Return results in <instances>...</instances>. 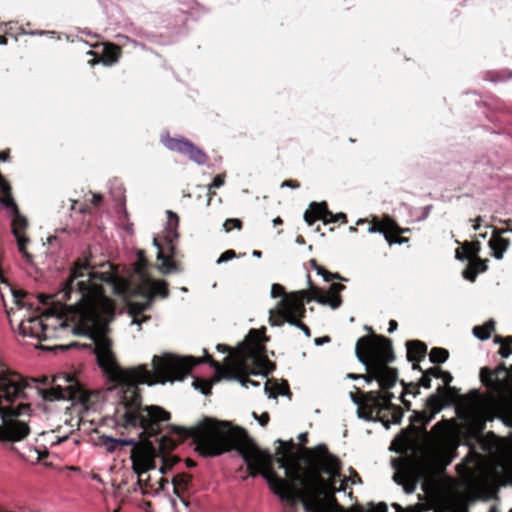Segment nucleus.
Segmentation results:
<instances>
[{
    "mask_svg": "<svg viewBox=\"0 0 512 512\" xmlns=\"http://www.w3.org/2000/svg\"><path fill=\"white\" fill-rule=\"evenodd\" d=\"M99 268L100 270H96L87 259L75 262L57 297L61 301H67L72 294L76 295L74 308L77 324L72 331L75 335L87 336L93 341L99 367L110 382L123 389L120 406L116 411V424L124 428L141 429L140 435L156 436L161 425L170 419V413L159 406L142 407L138 385L151 386L155 383L182 380L193 367L202 363H209L219 377L224 376V368L205 349L203 358L170 354L154 356L153 372L145 365L129 369L120 367L112 352L111 340L106 335L108 325L114 317V304L101 286V283L109 284L115 292L120 293V277L110 262L102 263Z\"/></svg>",
    "mask_w": 512,
    "mask_h": 512,
    "instance_id": "obj_1",
    "label": "nucleus"
},
{
    "mask_svg": "<svg viewBox=\"0 0 512 512\" xmlns=\"http://www.w3.org/2000/svg\"><path fill=\"white\" fill-rule=\"evenodd\" d=\"M226 452L236 451L244 460L250 476L262 475L271 491L291 506L301 502L307 512H325L327 504H335L334 483L326 480L322 473L336 478L342 470L340 459L330 453L325 444L303 449V468L295 459L296 444L292 439L282 441L276 450L277 463L285 469L287 478L280 477L272 467L273 457L261 450L246 429L226 420Z\"/></svg>",
    "mask_w": 512,
    "mask_h": 512,
    "instance_id": "obj_2",
    "label": "nucleus"
},
{
    "mask_svg": "<svg viewBox=\"0 0 512 512\" xmlns=\"http://www.w3.org/2000/svg\"><path fill=\"white\" fill-rule=\"evenodd\" d=\"M266 328H252L244 340L236 347L226 345V381L235 380L242 386H259L260 383L250 379L251 375L267 377L276 369L275 362L267 356Z\"/></svg>",
    "mask_w": 512,
    "mask_h": 512,
    "instance_id": "obj_3",
    "label": "nucleus"
},
{
    "mask_svg": "<svg viewBox=\"0 0 512 512\" xmlns=\"http://www.w3.org/2000/svg\"><path fill=\"white\" fill-rule=\"evenodd\" d=\"M452 420L442 419L437 422L431 429L441 447L435 449H427L414 458L403 460L394 474V480L402 485L404 491L408 494L413 493L417 484L425 480L434 470H443L452 461V450L455 445L445 446L448 444L452 430Z\"/></svg>",
    "mask_w": 512,
    "mask_h": 512,
    "instance_id": "obj_4",
    "label": "nucleus"
},
{
    "mask_svg": "<svg viewBox=\"0 0 512 512\" xmlns=\"http://www.w3.org/2000/svg\"><path fill=\"white\" fill-rule=\"evenodd\" d=\"M355 354L360 363L365 366V374H348V378L363 379L367 383L377 381L381 389L395 386L398 381V371L389 366L395 360L392 341L375 333L360 337L355 345Z\"/></svg>",
    "mask_w": 512,
    "mask_h": 512,
    "instance_id": "obj_5",
    "label": "nucleus"
},
{
    "mask_svg": "<svg viewBox=\"0 0 512 512\" xmlns=\"http://www.w3.org/2000/svg\"><path fill=\"white\" fill-rule=\"evenodd\" d=\"M479 378L498 417L506 425L512 426V365L507 367L505 363H500L495 368L482 367Z\"/></svg>",
    "mask_w": 512,
    "mask_h": 512,
    "instance_id": "obj_6",
    "label": "nucleus"
},
{
    "mask_svg": "<svg viewBox=\"0 0 512 512\" xmlns=\"http://www.w3.org/2000/svg\"><path fill=\"white\" fill-rule=\"evenodd\" d=\"M173 430L181 440L190 438L201 456L213 457L224 453L223 421L204 417L194 426H175Z\"/></svg>",
    "mask_w": 512,
    "mask_h": 512,
    "instance_id": "obj_7",
    "label": "nucleus"
},
{
    "mask_svg": "<svg viewBox=\"0 0 512 512\" xmlns=\"http://www.w3.org/2000/svg\"><path fill=\"white\" fill-rule=\"evenodd\" d=\"M345 285L341 283H333L326 292L322 288L316 286L310 279L308 274V289L288 293L285 298L279 302V310L282 312H297L300 317H305V303L316 301L319 304L330 306L337 309L342 304L341 292L345 290Z\"/></svg>",
    "mask_w": 512,
    "mask_h": 512,
    "instance_id": "obj_8",
    "label": "nucleus"
},
{
    "mask_svg": "<svg viewBox=\"0 0 512 512\" xmlns=\"http://www.w3.org/2000/svg\"><path fill=\"white\" fill-rule=\"evenodd\" d=\"M68 324L61 320L52 317H45L44 319L38 316L23 315L18 330L19 334L24 337H31L38 340H48L56 337V330H65Z\"/></svg>",
    "mask_w": 512,
    "mask_h": 512,
    "instance_id": "obj_9",
    "label": "nucleus"
},
{
    "mask_svg": "<svg viewBox=\"0 0 512 512\" xmlns=\"http://www.w3.org/2000/svg\"><path fill=\"white\" fill-rule=\"evenodd\" d=\"M359 225H367L368 233H381L384 235L389 245L404 244L409 241L407 237L402 236L408 232V228H401L398 223L389 215L382 217L374 216L371 220L359 219L356 223Z\"/></svg>",
    "mask_w": 512,
    "mask_h": 512,
    "instance_id": "obj_10",
    "label": "nucleus"
},
{
    "mask_svg": "<svg viewBox=\"0 0 512 512\" xmlns=\"http://www.w3.org/2000/svg\"><path fill=\"white\" fill-rule=\"evenodd\" d=\"M163 143L170 151L185 155L198 165H204L208 160L206 153L201 148L184 137L167 136L163 139Z\"/></svg>",
    "mask_w": 512,
    "mask_h": 512,
    "instance_id": "obj_11",
    "label": "nucleus"
},
{
    "mask_svg": "<svg viewBox=\"0 0 512 512\" xmlns=\"http://www.w3.org/2000/svg\"><path fill=\"white\" fill-rule=\"evenodd\" d=\"M381 397L378 396V392L370 391L365 393L364 401L358 403L357 415L359 418L366 421L375 419L374 414L377 415L381 412Z\"/></svg>",
    "mask_w": 512,
    "mask_h": 512,
    "instance_id": "obj_12",
    "label": "nucleus"
},
{
    "mask_svg": "<svg viewBox=\"0 0 512 512\" xmlns=\"http://www.w3.org/2000/svg\"><path fill=\"white\" fill-rule=\"evenodd\" d=\"M28 225L27 219L20 215V213L13 214L12 219V233L17 241L19 252L26 258L28 262L32 260L31 254L26 250V245L29 239L24 235V231Z\"/></svg>",
    "mask_w": 512,
    "mask_h": 512,
    "instance_id": "obj_13",
    "label": "nucleus"
},
{
    "mask_svg": "<svg viewBox=\"0 0 512 512\" xmlns=\"http://www.w3.org/2000/svg\"><path fill=\"white\" fill-rule=\"evenodd\" d=\"M304 317H300L297 312H282L278 311L277 315L274 316L272 313L269 317V322L272 326H280L284 322H287L299 329H301L307 337H311L310 328L302 322Z\"/></svg>",
    "mask_w": 512,
    "mask_h": 512,
    "instance_id": "obj_14",
    "label": "nucleus"
},
{
    "mask_svg": "<svg viewBox=\"0 0 512 512\" xmlns=\"http://www.w3.org/2000/svg\"><path fill=\"white\" fill-rule=\"evenodd\" d=\"M167 223L164 232V240L168 246V249L173 256L175 254V245L174 241L178 239V225H179V217L176 213L171 210H167Z\"/></svg>",
    "mask_w": 512,
    "mask_h": 512,
    "instance_id": "obj_15",
    "label": "nucleus"
},
{
    "mask_svg": "<svg viewBox=\"0 0 512 512\" xmlns=\"http://www.w3.org/2000/svg\"><path fill=\"white\" fill-rule=\"evenodd\" d=\"M167 223L164 232V240L168 246V249L173 256L175 254V245L174 241L178 239V225H179V217L176 213L171 210H167Z\"/></svg>",
    "mask_w": 512,
    "mask_h": 512,
    "instance_id": "obj_16",
    "label": "nucleus"
},
{
    "mask_svg": "<svg viewBox=\"0 0 512 512\" xmlns=\"http://www.w3.org/2000/svg\"><path fill=\"white\" fill-rule=\"evenodd\" d=\"M184 5L187 9L179 8L180 14L175 15V20L167 24L168 28L176 29L184 25L188 20L187 14L194 16L195 14L200 15V12H204V8L196 2H190Z\"/></svg>",
    "mask_w": 512,
    "mask_h": 512,
    "instance_id": "obj_17",
    "label": "nucleus"
},
{
    "mask_svg": "<svg viewBox=\"0 0 512 512\" xmlns=\"http://www.w3.org/2000/svg\"><path fill=\"white\" fill-rule=\"evenodd\" d=\"M502 231H494L489 240V247L492 250V256L497 260H501L504 253L510 246V240L501 236Z\"/></svg>",
    "mask_w": 512,
    "mask_h": 512,
    "instance_id": "obj_18",
    "label": "nucleus"
},
{
    "mask_svg": "<svg viewBox=\"0 0 512 512\" xmlns=\"http://www.w3.org/2000/svg\"><path fill=\"white\" fill-rule=\"evenodd\" d=\"M265 393L269 398H277L279 395L291 397L289 384L286 380H282L281 383L275 378L268 379L264 386Z\"/></svg>",
    "mask_w": 512,
    "mask_h": 512,
    "instance_id": "obj_19",
    "label": "nucleus"
},
{
    "mask_svg": "<svg viewBox=\"0 0 512 512\" xmlns=\"http://www.w3.org/2000/svg\"><path fill=\"white\" fill-rule=\"evenodd\" d=\"M39 393L45 401L66 400L72 397V388L71 386L61 387L56 385L47 389H41Z\"/></svg>",
    "mask_w": 512,
    "mask_h": 512,
    "instance_id": "obj_20",
    "label": "nucleus"
},
{
    "mask_svg": "<svg viewBox=\"0 0 512 512\" xmlns=\"http://www.w3.org/2000/svg\"><path fill=\"white\" fill-rule=\"evenodd\" d=\"M406 347L409 362H421L427 354V345L420 340H409Z\"/></svg>",
    "mask_w": 512,
    "mask_h": 512,
    "instance_id": "obj_21",
    "label": "nucleus"
},
{
    "mask_svg": "<svg viewBox=\"0 0 512 512\" xmlns=\"http://www.w3.org/2000/svg\"><path fill=\"white\" fill-rule=\"evenodd\" d=\"M191 482L190 476L185 474H178L173 477L172 485L174 492L177 494V496L180 498L181 502L188 506L189 502L184 496V492L188 489L189 484Z\"/></svg>",
    "mask_w": 512,
    "mask_h": 512,
    "instance_id": "obj_22",
    "label": "nucleus"
},
{
    "mask_svg": "<svg viewBox=\"0 0 512 512\" xmlns=\"http://www.w3.org/2000/svg\"><path fill=\"white\" fill-rule=\"evenodd\" d=\"M480 250L481 244L479 241H465L461 249L456 250V257L460 260L472 259L474 257H478Z\"/></svg>",
    "mask_w": 512,
    "mask_h": 512,
    "instance_id": "obj_23",
    "label": "nucleus"
},
{
    "mask_svg": "<svg viewBox=\"0 0 512 512\" xmlns=\"http://www.w3.org/2000/svg\"><path fill=\"white\" fill-rule=\"evenodd\" d=\"M142 278L150 296H161L163 298L168 296V287L165 282Z\"/></svg>",
    "mask_w": 512,
    "mask_h": 512,
    "instance_id": "obj_24",
    "label": "nucleus"
},
{
    "mask_svg": "<svg viewBox=\"0 0 512 512\" xmlns=\"http://www.w3.org/2000/svg\"><path fill=\"white\" fill-rule=\"evenodd\" d=\"M326 202H312L309 208L304 213V220L308 225H313L317 220H321L324 210L321 207H325Z\"/></svg>",
    "mask_w": 512,
    "mask_h": 512,
    "instance_id": "obj_25",
    "label": "nucleus"
},
{
    "mask_svg": "<svg viewBox=\"0 0 512 512\" xmlns=\"http://www.w3.org/2000/svg\"><path fill=\"white\" fill-rule=\"evenodd\" d=\"M153 243L158 248L157 258H158V260L161 261V265L159 266V269L161 270V272L167 274V273H171L173 271H177L176 264L174 262H172L168 256L164 255L161 245L157 238L153 239Z\"/></svg>",
    "mask_w": 512,
    "mask_h": 512,
    "instance_id": "obj_26",
    "label": "nucleus"
},
{
    "mask_svg": "<svg viewBox=\"0 0 512 512\" xmlns=\"http://www.w3.org/2000/svg\"><path fill=\"white\" fill-rule=\"evenodd\" d=\"M431 381H432L431 377H429L424 372H422V376L418 382L406 383L402 380L401 384L405 388V392H410L408 389L409 387L415 388V392H413V396L416 397L420 394V390H419L420 387L427 388V389L431 387Z\"/></svg>",
    "mask_w": 512,
    "mask_h": 512,
    "instance_id": "obj_27",
    "label": "nucleus"
},
{
    "mask_svg": "<svg viewBox=\"0 0 512 512\" xmlns=\"http://www.w3.org/2000/svg\"><path fill=\"white\" fill-rule=\"evenodd\" d=\"M223 176L222 175H217L213 181V183L209 186V189H208V201H207V204L208 206H211L213 207L214 205H220L222 200H221V197L220 196H217V194L215 193V191H213V188H218L220 187L222 184H223Z\"/></svg>",
    "mask_w": 512,
    "mask_h": 512,
    "instance_id": "obj_28",
    "label": "nucleus"
},
{
    "mask_svg": "<svg viewBox=\"0 0 512 512\" xmlns=\"http://www.w3.org/2000/svg\"><path fill=\"white\" fill-rule=\"evenodd\" d=\"M495 329V322L489 320L483 325L475 326L473 328V334L480 340H487L491 337L492 332Z\"/></svg>",
    "mask_w": 512,
    "mask_h": 512,
    "instance_id": "obj_29",
    "label": "nucleus"
},
{
    "mask_svg": "<svg viewBox=\"0 0 512 512\" xmlns=\"http://www.w3.org/2000/svg\"><path fill=\"white\" fill-rule=\"evenodd\" d=\"M458 394V391L455 387L452 386H439L437 388L436 393L433 395H438L439 400L444 401L448 405L453 402L454 397Z\"/></svg>",
    "mask_w": 512,
    "mask_h": 512,
    "instance_id": "obj_30",
    "label": "nucleus"
},
{
    "mask_svg": "<svg viewBox=\"0 0 512 512\" xmlns=\"http://www.w3.org/2000/svg\"><path fill=\"white\" fill-rule=\"evenodd\" d=\"M446 405L444 401L439 400L438 395H430L425 402V409L432 412V414H438Z\"/></svg>",
    "mask_w": 512,
    "mask_h": 512,
    "instance_id": "obj_31",
    "label": "nucleus"
},
{
    "mask_svg": "<svg viewBox=\"0 0 512 512\" xmlns=\"http://www.w3.org/2000/svg\"><path fill=\"white\" fill-rule=\"evenodd\" d=\"M449 351L442 347H433L429 353V359L434 364H441L448 360Z\"/></svg>",
    "mask_w": 512,
    "mask_h": 512,
    "instance_id": "obj_32",
    "label": "nucleus"
},
{
    "mask_svg": "<svg viewBox=\"0 0 512 512\" xmlns=\"http://www.w3.org/2000/svg\"><path fill=\"white\" fill-rule=\"evenodd\" d=\"M120 54V49L115 45H106L103 51V62L111 65L117 62Z\"/></svg>",
    "mask_w": 512,
    "mask_h": 512,
    "instance_id": "obj_33",
    "label": "nucleus"
},
{
    "mask_svg": "<svg viewBox=\"0 0 512 512\" xmlns=\"http://www.w3.org/2000/svg\"><path fill=\"white\" fill-rule=\"evenodd\" d=\"M192 386L202 394L208 395L211 392L212 382L210 380L194 376Z\"/></svg>",
    "mask_w": 512,
    "mask_h": 512,
    "instance_id": "obj_34",
    "label": "nucleus"
},
{
    "mask_svg": "<svg viewBox=\"0 0 512 512\" xmlns=\"http://www.w3.org/2000/svg\"><path fill=\"white\" fill-rule=\"evenodd\" d=\"M391 388L383 389V393L378 392V396L381 397V405L380 409L382 410H389L391 407H394V404H392V399L394 398V394L390 392Z\"/></svg>",
    "mask_w": 512,
    "mask_h": 512,
    "instance_id": "obj_35",
    "label": "nucleus"
},
{
    "mask_svg": "<svg viewBox=\"0 0 512 512\" xmlns=\"http://www.w3.org/2000/svg\"><path fill=\"white\" fill-rule=\"evenodd\" d=\"M0 202L11 212L12 215L18 213V206L12 197V191H10L8 194H3Z\"/></svg>",
    "mask_w": 512,
    "mask_h": 512,
    "instance_id": "obj_36",
    "label": "nucleus"
},
{
    "mask_svg": "<svg viewBox=\"0 0 512 512\" xmlns=\"http://www.w3.org/2000/svg\"><path fill=\"white\" fill-rule=\"evenodd\" d=\"M411 427L410 429L414 433H420V427H423V413L421 411L414 410L410 416Z\"/></svg>",
    "mask_w": 512,
    "mask_h": 512,
    "instance_id": "obj_37",
    "label": "nucleus"
},
{
    "mask_svg": "<svg viewBox=\"0 0 512 512\" xmlns=\"http://www.w3.org/2000/svg\"><path fill=\"white\" fill-rule=\"evenodd\" d=\"M355 512H388V507L384 502L378 504L369 503L367 509L358 507Z\"/></svg>",
    "mask_w": 512,
    "mask_h": 512,
    "instance_id": "obj_38",
    "label": "nucleus"
},
{
    "mask_svg": "<svg viewBox=\"0 0 512 512\" xmlns=\"http://www.w3.org/2000/svg\"><path fill=\"white\" fill-rule=\"evenodd\" d=\"M469 265H471L472 268H475L478 273H483L488 269L487 260H483L480 257L470 259Z\"/></svg>",
    "mask_w": 512,
    "mask_h": 512,
    "instance_id": "obj_39",
    "label": "nucleus"
},
{
    "mask_svg": "<svg viewBox=\"0 0 512 512\" xmlns=\"http://www.w3.org/2000/svg\"><path fill=\"white\" fill-rule=\"evenodd\" d=\"M107 440L109 442L119 443V446H137L138 441L133 438H113L110 436H107Z\"/></svg>",
    "mask_w": 512,
    "mask_h": 512,
    "instance_id": "obj_40",
    "label": "nucleus"
},
{
    "mask_svg": "<svg viewBox=\"0 0 512 512\" xmlns=\"http://www.w3.org/2000/svg\"><path fill=\"white\" fill-rule=\"evenodd\" d=\"M309 264L311 268H313L317 272V274L321 275L324 278V280L328 282L327 276H330V271H328L323 266L318 264V262L315 259H311L309 261Z\"/></svg>",
    "mask_w": 512,
    "mask_h": 512,
    "instance_id": "obj_41",
    "label": "nucleus"
},
{
    "mask_svg": "<svg viewBox=\"0 0 512 512\" xmlns=\"http://www.w3.org/2000/svg\"><path fill=\"white\" fill-rule=\"evenodd\" d=\"M389 410L392 412V422L394 424H399L403 418L404 412L400 406L394 405Z\"/></svg>",
    "mask_w": 512,
    "mask_h": 512,
    "instance_id": "obj_42",
    "label": "nucleus"
},
{
    "mask_svg": "<svg viewBox=\"0 0 512 512\" xmlns=\"http://www.w3.org/2000/svg\"><path fill=\"white\" fill-rule=\"evenodd\" d=\"M421 412L423 413V427H420L419 432L427 433L426 427L434 419L436 414H432V412L426 409Z\"/></svg>",
    "mask_w": 512,
    "mask_h": 512,
    "instance_id": "obj_43",
    "label": "nucleus"
},
{
    "mask_svg": "<svg viewBox=\"0 0 512 512\" xmlns=\"http://www.w3.org/2000/svg\"><path fill=\"white\" fill-rule=\"evenodd\" d=\"M288 295L285 291V288L280 284H273L271 287V296L273 298L282 297L285 298V296Z\"/></svg>",
    "mask_w": 512,
    "mask_h": 512,
    "instance_id": "obj_44",
    "label": "nucleus"
},
{
    "mask_svg": "<svg viewBox=\"0 0 512 512\" xmlns=\"http://www.w3.org/2000/svg\"><path fill=\"white\" fill-rule=\"evenodd\" d=\"M146 266V258L143 251L138 252V263L136 265V272L140 274L141 277H144V268Z\"/></svg>",
    "mask_w": 512,
    "mask_h": 512,
    "instance_id": "obj_45",
    "label": "nucleus"
},
{
    "mask_svg": "<svg viewBox=\"0 0 512 512\" xmlns=\"http://www.w3.org/2000/svg\"><path fill=\"white\" fill-rule=\"evenodd\" d=\"M235 228L240 230L242 228V221L238 218L226 219V233Z\"/></svg>",
    "mask_w": 512,
    "mask_h": 512,
    "instance_id": "obj_46",
    "label": "nucleus"
},
{
    "mask_svg": "<svg viewBox=\"0 0 512 512\" xmlns=\"http://www.w3.org/2000/svg\"><path fill=\"white\" fill-rule=\"evenodd\" d=\"M478 274V271L475 268H472V266L469 264L463 271V277L470 282H474Z\"/></svg>",
    "mask_w": 512,
    "mask_h": 512,
    "instance_id": "obj_47",
    "label": "nucleus"
},
{
    "mask_svg": "<svg viewBox=\"0 0 512 512\" xmlns=\"http://www.w3.org/2000/svg\"><path fill=\"white\" fill-rule=\"evenodd\" d=\"M321 208L324 210L321 217V220L324 222V224L335 223L334 213L328 209V205L326 204L325 207Z\"/></svg>",
    "mask_w": 512,
    "mask_h": 512,
    "instance_id": "obj_48",
    "label": "nucleus"
},
{
    "mask_svg": "<svg viewBox=\"0 0 512 512\" xmlns=\"http://www.w3.org/2000/svg\"><path fill=\"white\" fill-rule=\"evenodd\" d=\"M0 190L2 194H8L11 191L10 184L2 175H0Z\"/></svg>",
    "mask_w": 512,
    "mask_h": 512,
    "instance_id": "obj_49",
    "label": "nucleus"
},
{
    "mask_svg": "<svg viewBox=\"0 0 512 512\" xmlns=\"http://www.w3.org/2000/svg\"><path fill=\"white\" fill-rule=\"evenodd\" d=\"M103 444L106 448V450L110 453H113L116 451L117 447L119 446V443L109 442L107 440V436L103 437Z\"/></svg>",
    "mask_w": 512,
    "mask_h": 512,
    "instance_id": "obj_50",
    "label": "nucleus"
},
{
    "mask_svg": "<svg viewBox=\"0 0 512 512\" xmlns=\"http://www.w3.org/2000/svg\"><path fill=\"white\" fill-rule=\"evenodd\" d=\"M423 372L431 378L432 377L439 378L440 374L442 372V369L440 367H431Z\"/></svg>",
    "mask_w": 512,
    "mask_h": 512,
    "instance_id": "obj_51",
    "label": "nucleus"
},
{
    "mask_svg": "<svg viewBox=\"0 0 512 512\" xmlns=\"http://www.w3.org/2000/svg\"><path fill=\"white\" fill-rule=\"evenodd\" d=\"M439 378H441L443 380L445 386H447V387L450 386V383L453 380V376L451 375V373L448 371H444V370H442Z\"/></svg>",
    "mask_w": 512,
    "mask_h": 512,
    "instance_id": "obj_52",
    "label": "nucleus"
},
{
    "mask_svg": "<svg viewBox=\"0 0 512 512\" xmlns=\"http://www.w3.org/2000/svg\"><path fill=\"white\" fill-rule=\"evenodd\" d=\"M281 187H289L293 189H297L300 187L299 181L295 179H288L282 182Z\"/></svg>",
    "mask_w": 512,
    "mask_h": 512,
    "instance_id": "obj_53",
    "label": "nucleus"
},
{
    "mask_svg": "<svg viewBox=\"0 0 512 512\" xmlns=\"http://www.w3.org/2000/svg\"><path fill=\"white\" fill-rule=\"evenodd\" d=\"M254 417L258 420L261 426H266L270 420V416L267 412H263L259 417L254 413Z\"/></svg>",
    "mask_w": 512,
    "mask_h": 512,
    "instance_id": "obj_54",
    "label": "nucleus"
},
{
    "mask_svg": "<svg viewBox=\"0 0 512 512\" xmlns=\"http://www.w3.org/2000/svg\"><path fill=\"white\" fill-rule=\"evenodd\" d=\"M365 393L358 391L356 393H351V399L352 401L358 406V403H361L364 401Z\"/></svg>",
    "mask_w": 512,
    "mask_h": 512,
    "instance_id": "obj_55",
    "label": "nucleus"
},
{
    "mask_svg": "<svg viewBox=\"0 0 512 512\" xmlns=\"http://www.w3.org/2000/svg\"><path fill=\"white\" fill-rule=\"evenodd\" d=\"M498 353L502 358H508L512 354V347L501 345Z\"/></svg>",
    "mask_w": 512,
    "mask_h": 512,
    "instance_id": "obj_56",
    "label": "nucleus"
},
{
    "mask_svg": "<svg viewBox=\"0 0 512 512\" xmlns=\"http://www.w3.org/2000/svg\"><path fill=\"white\" fill-rule=\"evenodd\" d=\"M14 297L16 300V304L18 306L17 312H22L24 308H26V304L23 299H20L17 293H14Z\"/></svg>",
    "mask_w": 512,
    "mask_h": 512,
    "instance_id": "obj_57",
    "label": "nucleus"
},
{
    "mask_svg": "<svg viewBox=\"0 0 512 512\" xmlns=\"http://www.w3.org/2000/svg\"><path fill=\"white\" fill-rule=\"evenodd\" d=\"M334 219H335V222L341 221V223H343V224L348 222L347 215L342 212L334 214Z\"/></svg>",
    "mask_w": 512,
    "mask_h": 512,
    "instance_id": "obj_58",
    "label": "nucleus"
},
{
    "mask_svg": "<svg viewBox=\"0 0 512 512\" xmlns=\"http://www.w3.org/2000/svg\"><path fill=\"white\" fill-rule=\"evenodd\" d=\"M103 200V196L101 194H93L92 196V204L94 206H99Z\"/></svg>",
    "mask_w": 512,
    "mask_h": 512,
    "instance_id": "obj_59",
    "label": "nucleus"
},
{
    "mask_svg": "<svg viewBox=\"0 0 512 512\" xmlns=\"http://www.w3.org/2000/svg\"><path fill=\"white\" fill-rule=\"evenodd\" d=\"M398 328V323L396 320H390L389 321V328H388V332L389 333H393L395 330H397Z\"/></svg>",
    "mask_w": 512,
    "mask_h": 512,
    "instance_id": "obj_60",
    "label": "nucleus"
},
{
    "mask_svg": "<svg viewBox=\"0 0 512 512\" xmlns=\"http://www.w3.org/2000/svg\"><path fill=\"white\" fill-rule=\"evenodd\" d=\"M328 282L332 280H345L340 274L330 272V276H327Z\"/></svg>",
    "mask_w": 512,
    "mask_h": 512,
    "instance_id": "obj_61",
    "label": "nucleus"
},
{
    "mask_svg": "<svg viewBox=\"0 0 512 512\" xmlns=\"http://www.w3.org/2000/svg\"><path fill=\"white\" fill-rule=\"evenodd\" d=\"M314 341H315L316 345H322L324 343L329 342L330 338L328 336H324V337H321V338H316Z\"/></svg>",
    "mask_w": 512,
    "mask_h": 512,
    "instance_id": "obj_62",
    "label": "nucleus"
},
{
    "mask_svg": "<svg viewBox=\"0 0 512 512\" xmlns=\"http://www.w3.org/2000/svg\"><path fill=\"white\" fill-rule=\"evenodd\" d=\"M236 256L234 250H226V262L233 259Z\"/></svg>",
    "mask_w": 512,
    "mask_h": 512,
    "instance_id": "obj_63",
    "label": "nucleus"
},
{
    "mask_svg": "<svg viewBox=\"0 0 512 512\" xmlns=\"http://www.w3.org/2000/svg\"><path fill=\"white\" fill-rule=\"evenodd\" d=\"M503 346H512V336H506L503 339Z\"/></svg>",
    "mask_w": 512,
    "mask_h": 512,
    "instance_id": "obj_64",
    "label": "nucleus"
}]
</instances>
